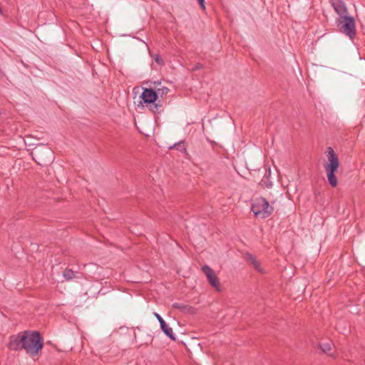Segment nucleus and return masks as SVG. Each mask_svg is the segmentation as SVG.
I'll return each mask as SVG.
<instances>
[{"label": "nucleus", "mask_w": 365, "mask_h": 365, "mask_svg": "<svg viewBox=\"0 0 365 365\" xmlns=\"http://www.w3.org/2000/svg\"><path fill=\"white\" fill-rule=\"evenodd\" d=\"M8 346L11 350L24 349L31 356L38 354L43 341L37 331H24L10 337Z\"/></svg>", "instance_id": "nucleus-1"}, {"label": "nucleus", "mask_w": 365, "mask_h": 365, "mask_svg": "<svg viewBox=\"0 0 365 365\" xmlns=\"http://www.w3.org/2000/svg\"><path fill=\"white\" fill-rule=\"evenodd\" d=\"M327 150V158L329 163L324 165V169L327 172V179L329 185L334 187L338 185V180L335 173L338 170L339 161L337 155L331 147H329Z\"/></svg>", "instance_id": "nucleus-2"}, {"label": "nucleus", "mask_w": 365, "mask_h": 365, "mask_svg": "<svg viewBox=\"0 0 365 365\" xmlns=\"http://www.w3.org/2000/svg\"><path fill=\"white\" fill-rule=\"evenodd\" d=\"M33 159L41 165H46L53 162V153L46 145H38L31 152Z\"/></svg>", "instance_id": "nucleus-3"}, {"label": "nucleus", "mask_w": 365, "mask_h": 365, "mask_svg": "<svg viewBox=\"0 0 365 365\" xmlns=\"http://www.w3.org/2000/svg\"><path fill=\"white\" fill-rule=\"evenodd\" d=\"M262 202V205H270L275 204H289V194L284 192L281 189H274L266 195L265 197H259Z\"/></svg>", "instance_id": "nucleus-4"}, {"label": "nucleus", "mask_w": 365, "mask_h": 365, "mask_svg": "<svg viewBox=\"0 0 365 365\" xmlns=\"http://www.w3.org/2000/svg\"><path fill=\"white\" fill-rule=\"evenodd\" d=\"M339 30L343 34H346L351 39H353L356 36V24L354 17L349 15L340 17L336 21Z\"/></svg>", "instance_id": "nucleus-5"}, {"label": "nucleus", "mask_w": 365, "mask_h": 365, "mask_svg": "<svg viewBox=\"0 0 365 365\" xmlns=\"http://www.w3.org/2000/svg\"><path fill=\"white\" fill-rule=\"evenodd\" d=\"M140 97L143 103L150 105V110L154 113L158 112L161 107L160 101L156 103L158 101V94L154 88H144Z\"/></svg>", "instance_id": "nucleus-6"}, {"label": "nucleus", "mask_w": 365, "mask_h": 365, "mask_svg": "<svg viewBox=\"0 0 365 365\" xmlns=\"http://www.w3.org/2000/svg\"><path fill=\"white\" fill-rule=\"evenodd\" d=\"M202 271L206 276L210 284L213 288H215L217 292H220L222 290L220 284L215 272L210 267L207 265L202 267Z\"/></svg>", "instance_id": "nucleus-7"}, {"label": "nucleus", "mask_w": 365, "mask_h": 365, "mask_svg": "<svg viewBox=\"0 0 365 365\" xmlns=\"http://www.w3.org/2000/svg\"><path fill=\"white\" fill-rule=\"evenodd\" d=\"M251 211L257 219H264L273 212V207H251Z\"/></svg>", "instance_id": "nucleus-8"}, {"label": "nucleus", "mask_w": 365, "mask_h": 365, "mask_svg": "<svg viewBox=\"0 0 365 365\" xmlns=\"http://www.w3.org/2000/svg\"><path fill=\"white\" fill-rule=\"evenodd\" d=\"M329 1L339 18L348 15V9L344 0H330Z\"/></svg>", "instance_id": "nucleus-9"}, {"label": "nucleus", "mask_w": 365, "mask_h": 365, "mask_svg": "<svg viewBox=\"0 0 365 365\" xmlns=\"http://www.w3.org/2000/svg\"><path fill=\"white\" fill-rule=\"evenodd\" d=\"M155 87L154 89L155 92L158 94V98L160 96V98H163L165 96H166L169 92V88L161 86L160 82H154Z\"/></svg>", "instance_id": "nucleus-10"}, {"label": "nucleus", "mask_w": 365, "mask_h": 365, "mask_svg": "<svg viewBox=\"0 0 365 365\" xmlns=\"http://www.w3.org/2000/svg\"><path fill=\"white\" fill-rule=\"evenodd\" d=\"M319 346L323 353L327 354L331 357H334V354L331 352L332 349L331 341L322 342Z\"/></svg>", "instance_id": "nucleus-11"}, {"label": "nucleus", "mask_w": 365, "mask_h": 365, "mask_svg": "<svg viewBox=\"0 0 365 365\" xmlns=\"http://www.w3.org/2000/svg\"><path fill=\"white\" fill-rule=\"evenodd\" d=\"M160 328L162 329V331H163V333L168 336L169 338H170L171 339H175V335L173 334V329L171 327H170L165 322H163L162 324H160Z\"/></svg>", "instance_id": "nucleus-12"}, {"label": "nucleus", "mask_w": 365, "mask_h": 365, "mask_svg": "<svg viewBox=\"0 0 365 365\" xmlns=\"http://www.w3.org/2000/svg\"><path fill=\"white\" fill-rule=\"evenodd\" d=\"M250 263L253 265L255 269H257L259 272H264V269L261 267L260 262L253 256H249L248 258Z\"/></svg>", "instance_id": "nucleus-13"}, {"label": "nucleus", "mask_w": 365, "mask_h": 365, "mask_svg": "<svg viewBox=\"0 0 365 365\" xmlns=\"http://www.w3.org/2000/svg\"><path fill=\"white\" fill-rule=\"evenodd\" d=\"M174 148L177 149L178 150H179L182 153H185L186 151V148L184 146L182 142H179V143H175L173 145H171L169 147V149H170V150L174 149Z\"/></svg>", "instance_id": "nucleus-14"}, {"label": "nucleus", "mask_w": 365, "mask_h": 365, "mask_svg": "<svg viewBox=\"0 0 365 365\" xmlns=\"http://www.w3.org/2000/svg\"><path fill=\"white\" fill-rule=\"evenodd\" d=\"M63 276L67 279H71L74 277L75 274L72 270L67 269L63 272Z\"/></svg>", "instance_id": "nucleus-15"}, {"label": "nucleus", "mask_w": 365, "mask_h": 365, "mask_svg": "<svg viewBox=\"0 0 365 365\" xmlns=\"http://www.w3.org/2000/svg\"><path fill=\"white\" fill-rule=\"evenodd\" d=\"M153 59L160 66L164 65V61L159 54H155L153 56Z\"/></svg>", "instance_id": "nucleus-16"}, {"label": "nucleus", "mask_w": 365, "mask_h": 365, "mask_svg": "<svg viewBox=\"0 0 365 365\" xmlns=\"http://www.w3.org/2000/svg\"><path fill=\"white\" fill-rule=\"evenodd\" d=\"M202 68H203V65L202 63H197L195 64V66H193L192 70L195 71H198L200 69H202Z\"/></svg>", "instance_id": "nucleus-17"}, {"label": "nucleus", "mask_w": 365, "mask_h": 365, "mask_svg": "<svg viewBox=\"0 0 365 365\" xmlns=\"http://www.w3.org/2000/svg\"><path fill=\"white\" fill-rule=\"evenodd\" d=\"M154 315L157 318V319L158 320L160 324L165 322L164 319L160 317V315L159 314L155 312Z\"/></svg>", "instance_id": "nucleus-18"}, {"label": "nucleus", "mask_w": 365, "mask_h": 365, "mask_svg": "<svg viewBox=\"0 0 365 365\" xmlns=\"http://www.w3.org/2000/svg\"><path fill=\"white\" fill-rule=\"evenodd\" d=\"M200 7L203 9H205V0H197Z\"/></svg>", "instance_id": "nucleus-19"}, {"label": "nucleus", "mask_w": 365, "mask_h": 365, "mask_svg": "<svg viewBox=\"0 0 365 365\" xmlns=\"http://www.w3.org/2000/svg\"><path fill=\"white\" fill-rule=\"evenodd\" d=\"M257 204H252L251 205H262V200L259 199V197L256 198Z\"/></svg>", "instance_id": "nucleus-20"}]
</instances>
